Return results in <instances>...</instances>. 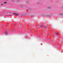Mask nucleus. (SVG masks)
I'll return each mask as SVG.
<instances>
[{
	"label": "nucleus",
	"instance_id": "nucleus-1",
	"mask_svg": "<svg viewBox=\"0 0 63 63\" xmlns=\"http://www.w3.org/2000/svg\"><path fill=\"white\" fill-rule=\"evenodd\" d=\"M14 15H16V16H18V14H16L15 13H14Z\"/></svg>",
	"mask_w": 63,
	"mask_h": 63
},
{
	"label": "nucleus",
	"instance_id": "nucleus-2",
	"mask_svg": "<svg viewBox=\"0 0 63 63\" xmlns=\"http://www.w3.org/2000/svg\"><path fill=\"white\" fill-rule=\"evenodd\" d=\"M55 33L56 35H58V33H57L56 32H55Z\"/></svg>",
	"mask_w": 63,
	"mask_h": 63
},
{
	"label": "nucleus",
	"instance_id": "nucleus-3",
	"mask_svg": "<svg viewBox=\"0 0 63 63\" xmlns=\"http://www.w3.org/2000/svg\"><path fill=\"white\" fill-rule=\"evenodd\" d=\"M4 4H7V2H4Z\"/></svg>",
	"mask_w": 63,
	"mask_h": 63
},
{
	"label": "nucleus",
	"instance_id": "nucleus-4",
	"mask_svg": "<svg viewBox=\"0 0 63 63\" xmlns=\"http://www.w3.org/2000/svg\"><path fill=\"white\" fill-rule=\"evenodd\" d=\"M48 8V9H50V7H49Z\"/></svg>",
	"mask_w": 63,
	"mask_h": 63
},
{
	"label": "nucleus",
	"instance_id": "nucleus-5",
	"mask_svg": "<svg viewBox=\"0 0 63 63\" xmlns=\"http://www.w3.org/2000/svg\"><path fill=\"white\" fill-rule=\"evenodd\" d=\"M3 5V4H1V5Z\"/></svg>",
	"mask_w": 63,
	"mask_h": 63
},
{
	"label": "nucleus",
	"instance_id": "nucleus-6",
	"mask_svg": "<svg viewBox=\"0 0 63 63\" xmlns=\"http://www.w3.org/2000/svg\"><path fill=\"white\" fill-rule=\"evenodd\" d=\"M40 27H42V26H40Z\"/></svg>",
	"mask_w": 63,
	"mask_h": 63
},
{
	"label": "nucleus",
	"instance_id": "nucleus-7",
	"mask_svg": "<svg viewBox=\"0 0 63 63\" xmlns=\"http://www.w3.org/2000/svg\"><path fill=\"white\" fill-rule=\"evenodd\" d=\"M11 13V12H10V13Z\"/></svg>",
	"mask_w": 63,
	"mask_h": 63
},
{
	"label": "nucleus",
	"instance_id": "nucleus-8",
	"mask_svg": "<svg viewBox=\"0 0 63 63\" xmlns=\"http://www.w3.org/2000/svg\"><path fill=\"white\" fill-rule=\"evenodd\" d=\"M10 16H11V15H10Z\"/></svg>",
	"mask_w": 63,
	"mask_h": 63
}]
</instances>
